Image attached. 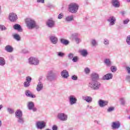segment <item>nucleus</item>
<instances>
[{
    "mask_svg": "<svg viewBox=\"0 0 130 130\" xmlns=\"http://www.w3.org/2000/svg\"><path fill=\"white\" fill-rule=\"evenodd\" d=\"M82 99L87 102L88 103H91L92 102L93 99L92 97L89 96H83Z\"/></svg>",
    "mask_w": 130,
    "mask_h": 130,
    "instance_id": "nucleus-23",
    "label": "nucleus"
},
{
    "mask_svg": "<svg viewBox=\"0 0 130 130\" xmlns=\"http://www.w3.org/2000/svg\"><path fill=\"white\" fill-rule=\"evenodd\" d=\"M9 19L10 22H16L18 20V16L15 13H11L9 15Z\"/></svg>",
    "mask_w": 130,
    "mask_h": 130,
    "instance_id": "nucleus-9",
    "label": "nucleus"
},
{
    "mask_svg": "<svg viewBox=\"0 0 130 130\" xmlns=\"http://www.w3.org/2000/svg\"><path fill=\"white\" fill-rule=\"evenodd\" d=\"M98 104L100 107H105V106H107V105H108V101L100 100L98 102Z\"/></svg>",
    "mask_w": 130,
    "mask_h": 130,
    "instance_id": "nucleus-16",
    "label": "nucleus"
},
{
    "mask_svg": "<svg viewBox=\"0 0 130 130\" xmlns=\"http://www.w3.org/2000/svg\"><path fill=\"white\" fill-rule=\"evenodd\" d=\"M80 53L84 57H86V56L88 55V51H87V50H82L80 51Z\"/></svg>",
    "mask_w": 130,
    "mask_h": 130,
    "instance_id": "nucleus-31",
    "label": "nucleus"
},
{
    "mask_svg": "<svg viewBox=\"0 0 130 130\" xmlns=\"http://www.w3.org/2000/svg\"><path fill=\"white\" fill-rule=\"evenodd\" d=\"M57 117L61 121H67L68 120V115L63 113H58Z\"/></svg>",
    "mask_w": 130,
    "mask_h": 130,
    "instance_id": "nucleus-7",
    "label": "nucleus"
},
{
    "mask_svg": "<svg viewBox=\"0 0 130 130\" xmlns=\"http://www.w3.org/2000/svg\"><path fill=\"white\" fill-rule=\"evenodd\" d=\"M120 101L122 105H124L125 104V101H124V98H121Z\"/></svg>",
    "mask_w": 130,
    "mask_h": 130,
    "instance_id": "nucleus-46",
    "label": "nucleus"
},
{
    "mask_svg": "<svg viewBox=\"0 0 130 130\" xmlns=\"http://www.w3.org/2000/svg\"><path fill=\"white\" fill-rule=\"evenodd\" d=\"M57 56H59V57H63V56L66 55V54L62 52H57Z\"/></svg>",
    "mask_w": 130,
    "mask_h": 130,
    "instance_id": "nucleus-33",
    "label": "nucleus"
},
{
    "mask_svg": "<svg viewBox=\"0 0 130 130\" xmlns=\"http://www.w3.org/2000/svg\"><path fill=\"white\" fill-rule=\"evenodd\" d=\"M126 42L128 45H130V35L127 36Z\"/></svg>",
    "mask_w": 130,
    "mask_h": 130,
    "instance_id": "nucleus-39",
    "label": "nucleus"
},
{
    "mask_svg": "<svg viewBox=\"0 0 130 130\" xmlns=\"http://www.w3.org/2000/svg\"><path fill=\"white\" fill-rule=\"evenodd\" d=\"M111 4L114 8H119L120 7V3L118 0H112Z\"/></svg>",
    "mask_w": 130,
    "mask_h": 130,
    "instance_id": "nucleus-18",
    "label": "nucleus"
},
{
    "mask_svg": "<svg viewBox=\"0 0 130 130\" xmlns=\"http://www.w3.org/2000/svg\"><path fill=\"white\" fill-rule=\"evenodd\" d=\"M107 112H112V111H114V107H109L107 109Z\"/></svg>",
    "mask_w": 130,
    "mask_h": 130,
    "instance_id": "nucleus-37",
    "label": "nucleus"
},
{
    "mask_svg": "<svg viewBox=\"0 0 130 130\" xmlns=\"http://www.w3.org/2000/svg\"><path fill=\"white\" fill-rule=\"evenodd\" d=\"M25 24L27 28L29 30H32V29H34V28L39 29V25L36 24V21H35L33 19L26 18L25 19Z\"/></svg>",
    "mask_w": 130,
    "mask_h": 130,
    "instance_id": "nucleus-1",
    "label": "nucleus"
},
{
    "mask_svg": "<svg viewBox=\"0 0 130 130\" xmlns=\"http://www.w3.org/2000/svg\"><path fill=\"white\" fill-rule=\"evenodd\" d=\"M91 44L92 46H96V45H97V42H96V40L95 39L92 40Z\"/></svg>",
    "mask_w": 130,
    "mask_h": 130,
    "instance_id": "nucleus-41",
    "label": "nucleus"
},
{
    "mask_svg": "<svg viewBox=\"0 0 130 130\" xmlns=\"http://www.w3.org/2000/svg\"><path fill=\"white\" fill-rule=\"evenodd\" d=\"M6 64V60L2 57H0V66L4 67Z\"/></svg>",
    "mask_w": 130,
    "mask_h": 130,
    "instance_id": "nucleus-32",
    "label": "nucleus"
},
{
    "mask_svg": "<svg viewBox=\"0 0 130 130\" xmlns=\"http://www.w3.org/2000/svg\"><path fill=\"white\" fill-rule=\"evenodd\" d=\"M69 59H73L74 57V54L70 53L68 55Z\"/></svg>",
    "mask_w": 130,
    "mask_h": 130,
    "instance_id": "nucleus-42",
    "label": "nucleus"
},
{
    "mask_svg": "<svg viewBox=\"0 0 130 130\" xmlns=\"http://www.w3.org/2000/svg\"><path fill=\"white\" fill-rule=\"evenodd\" d=\"M112 78H113V75L112 73H108L103 76V80L108 81V80H111Z\"/></svg>",
    "mask_w": 130,
    "mask_h": 130,
    "instance_id": "nucleus-20",
    "label": "nucleus"
},
{
    "mask_svg": "<svg viewBox=\"0 0 130 130\" xmlns=\"http://www.w3.org/2000/svg\"><path fill=\"white\" fill-rule=\"evenodd\" d=\"M101 84L98 81H90L88 84V87L92 90H99Z\"/></svg>",
    "mask_w": 130,
    "mask_h": 130,
    "instance_id": "nucleus-4",
    "label": "nucleus"
},
{
    "mask_svg": "<svg viewBox=\"0 0 130 130\" xmlns=\"http://www.w3.org/2000/svg\"><path fill=\"white\" fill-rule=\"evenodd\" d=\"M36 126L39 129H43L46 126V123L43 121H38L36 123Z\"/></svg>",
    "mask_w": 130,
    "mask_h": 130,
    "instance_id": "nucleus-14",
    "label": "nucleus"
},
{
    "mask_svg": "<svg viewBox=\"0 0 130 130\" xmlns=\"http://www.w3.org/2000/svg\"><path fill=\"white\" fill-rule=\"evenodd\" d=\"M28 63L34 66H38L39 64V60L37 58L30 57L28 58Z\"/></svg>",
    "mask_w": 130,
    "mask_h": 130,
    "instance_id": "nucleus-6",
    "label": "nucleus"
},
{
    "mask_svg": "<svg viewBox=\"0 0 130 130\" xmlns=\"http://www.w3.org/2000/svg\"><path fill=\"white\" fill-rule=\"evenodd\" d=\"M126 81H127V82H128V83H130V76L129 75H127L126 76Z\"/></svg>",
    "mask_w": 130,
    "mask_h": 130,
    "instance_id": "nucleus-49",
    "label": "nucleus"
},
{
    "mask_svg": "<svg viewBox=\"0 0 130 130\" xmlns=\"http://www.w3.org/2000/svg\"><path fill=\"white\" fill-rule=\"evenodd\" d=\"M110 70L112 73H115L116 71H117V68L115 66H111L110 68Z\"/></svg>",
    "mask_w": 130,
    "mask_h": 130,
    "instance_id": "nucleus-34",
    "label": "nucleus"
},
{
    "mask_svg": "<svg viewBox=\"0 0 130 130\" xmlns=\"http://www.w3.org/2000/svg\"><path fill=\"white\" fill-rule=\"evenodd\" d=\"M94 122H95V123H96L97 124H100V121L95 120Z\"/></svg>",
    "mask_w": 130,
    "mask_h": 130,
    "instance_id": "nucleus-54",
    "label": "nucleus"
},
{
    "mask_svg": "<svg viewBox=\"0 0 130 130\" xmlns=\"http://www.w3.org/2000/svg\"><path fill=\"white\" fill-rule=\"evenodd\" d=\"M103 43H104V44H105V45H109V41L107 39H105L104 40Z\"/></svg>",
    "mask_w": 130,
    "mask_h": 130,
    "instance_id": "nucleus-40",
    "label": "nucleus"
},
{
    "mask_svg": "<svg viewBox=\"0 0 130 130\" xmlns=\"http://www.w3.org/2000/svg\"><path fill=\"white\" fill-rule=\"evenodd\" d=\"M25 81L23 83V86L24 88H28L30 87V83L32 81V78L30 76H27L26 77Z\"/></svg>",
    "mask_w": 130,
    "mask_h": 130,
    "instance_id": "nucleus-13",
    "label": "nucleus"
},
{
    "mask_svg": "<svg viewBox=\"0 0 130 130\" xmlns=\"http://www.w3.org/2000/svg\"><path fill=\"white\" fill-rule=\"evenodd\" d=\"M74 40H75L76 43H77V44H79L80 43V42L81 41V39H80L79 38H76V39H74Z\"/></svg>",
    "mask_w": 130,
    "mask_h": 130,
    "instance_id": "nucleus-48",
    "label": "nucleus"
},
{
    "mask_svg": "<svg viewBox=\"0 0 130 130\" xmlns=\"http://www.w3.org/2000/svg\"><path fill=\"white\" fill-rule=\"evenodd\" d=\"M129 22V19L127 18V19L123 20V25H127V24H128Z\"/></svg>",
    "mask_w": 130,
    "mask_h": 130,
    "instance_id": "nucleus-36",
    "label": "nucleus"
},
{
    "mask_svg": "<svg viewBox=\"0 0 130 130\" xmlns=\"http://www.w3.org/2000/svg\"><path fill=\"white\" fill-rule=\"evenodd\" d=\"M61 76L64 79H68V77L70 76L69 72L67 70H64L61 72Z\"/></svg>",
    "mask_w": 130,
    "mask_h": 130,
    "instance_id": "nucleus-21",
    "label": "nucleus"
},
{
    "mask_svg": "<svg viewBox=\"0 0 130 130\" xmlns=\"http://www.w3.org/2000/svg\"><path fill=\"white\" fill-rule=\"evenodd\" d=\"M7 111L8 113H10V114H13V113H14V112H15L14 111V110H13L12 109H11L10 108H7Z\"/></svg>",
    "mask_w": 130,
    "mask_h": 130,
    "instance_id": "nucleus-38",
    "label": "nucleus"
},
{
    "mask_svg": "<svg viewBox=\"0 0 130 130\" xmlns=\"http://www.w3.org/2000/svg\"><path fill=\"white\" fill-rule=\"evenodd\" d=\"M13 38L16 40V41H21V37L18 34H15L13 35Z\"/></svg>",
    "mask_w": 130,
    "mask_h": 130,
    "instance_id": "nucleus-28",
    "label": "nucleus"
},
{
    "mask_svg": "<svg viewBox=\"0 0 130 130\" xmlns=\"http://www.w3.org/2000/svg\"><path fill=\"white\" fill-rule=\"evenodd\" d=\"M71 79L73 81H77V80H78V76H77V75H73L71 77Z\"/></svg>",
    "mask_w": 130,
    "mask_h": 130,
    "instance_id": "nucleus-47",
    "label": "nucleus"
},
{
    "mask_svg": "<svg viewBox=\"0 0 130 130\" xmlns=\"http://www.w3.org/2000/svg\"><path fill=\"white\" fill-rule=\"evenodd\" d=\"M0 30L1 31H5V30H7V28L4 25H0Z\"/></svg>",
    "mask_w": 130,
    "mask_h": 130,
    "instance_id": "nucleus-45",
    "label": "nucleus"
},
{
    "mask_svg": "<svg viewBox=\"0 0 130 130\" xmlns=\"http://www.w3.org/2000/svg\"><path fill=\"white\" fill-rule=\"evenodd\" d=\"M25 95H26V96H27V97H30V98H36V95L32 94L31 93V91H30V90H26L25 91Z\"/></svg>",
    "mask_w": 130,
    "mask_h": 130,
    "instance_id": "nucleus-25",
    "label": "nucleus"
},
{
    "mask_svg": "<svg viewBox=\"0 0 130 130\" xmlns=\"http://www.w3.org/2000/svg\"><path fill=\"white\" fill-rule=\"evenodd\" d=\"M0 126H2V121L0 120Z\"/></svg>",
    "mask_w": 130,
    "mask_h": 130,
    "instance_id": "nucleus-58",
    "label": "nucleus"
},
{
    "mask_svg": "<svg viewBox=\"0 0 130 130\" xmlns=\"http://www.w3.org/2000/svg\"><path fill=\"white\" fill-rule=\"evenodd\" d=\"M23 53H27L28 51H25V50H23Z\"/></svg>",
    "mask_w": 130,
    "mask_h": 130,
    "instance_id": "nucleus-55",
    "label": "nucleus"
},
{
    "mask_svg": "<svg viewBox=\"0 0 130 130\" xmlns=\"http://www.w3.org/2000/svg\"><path fill=\"white\" fill-rule=\"evenodd\" d=\"M47 79L49 82H52V81H54L55 80V74H54L53 71L50 70L48 72Z\"/></svg>",
    "mask_w": 130,
    "mask_h": 130,
    "instance_id": "nucleus-5",
    "label": "nucleus"
},
{
    "mask_svg": "<svg viewBox=\"0 0 130 130\" xmlns=\"http://www.w3.org/2000/svg\"><path fill=\"white\" fill-rule=\"evenodd\" d=\"M27 106L29 110H32L34 112L37 111V108L35 107V105L33 102H29L27 103Z\"/></svg>",
    "mask_w": 130,
    "mask_h": 130,
    "instance_id": "nucleus-8",
    "label": "nucleus"
},
{
    "mask_svg": "<svg viewBox=\"0 0 130 130\" xmlns=\"http://www.w3.org/2000/svg\"><path fill=\"white\" fill-rule=\"evenodd\" d=\"M99 80V75L96 73H93L91 75L90 82H97Z\"/></svg>",
    "mask_w": 130,
    "mask_h": 130,
    "instance_id": "nucleus-15",
    "label": "nucleus"
},
{
    "mask_svg": "<svg viewBox=\"0 0 130 130\" xmlns=\"http://www.w3.org/2000/svg\"><path fill=\"white\" fill-rule=\"evenodd\" d=\"M104 63L107 67H111V61H110V59H105L104 60Z\"/></svg>",
    "mask_w": 130,
    "mask_h": 130,
    "instance_id": "nucleus-30",
    "label": "nucleus"
},
{
    "mask_svg": "<svg viewBox=\"0 0 130 130\" xmlns=\"http://www.w3.org/2000/svg\"><path fill=\"white\" fill-rule=\"evenodd\" d=\"M2 13V7L0 6V15Z\"/></svg>",
    "mask_w": 130,
    "mask_h": 130,
    "instance_id": "nucleus-57",
    "label": "nucleus"
},
{
    "mask_svg": "<svg viewBox=\"0 0 130 130\" xmlns=\"http://www.w3.org/2000/svg\"><path fill=\"white\" fill-rule=\"evenodd\" d=\"M53 130H57V126L54 125L52 127Z\"/></svg>",
    "mask_w": 130,
    "mask_h": 130,
    "instance_id": "nucleus-52",
    "label": "nucleus"
},
{
    "mask_svg": "<svg viewBox=\"0 0 130 130\" xmlns=\"http://www.w3.org/2000/svg\"><path fill=\"white\" fill-rule=\"evenodd\" d=\"M4 107V106H3V105H0V110L1 109H2V108H3Z\"/></svg>",
    "mask_w": 130,
    "mask_h": 130,
    "instance_id": "nucleus-56",
    "label": "nucleus"
},
{
    "mask_svg": "<svg viewBox=\"0 0 130 130\" xmlns=\"http://www.w3.org/2000/svg\"><path fill=\"white\" fill-rule=\"evenodd\" d=\"M49 40L52 44H57V42H58V39L56 36L54 35H52L49 37Z\"/></svg>",
    "mask_w": 130,
    "mask_h": 130,
    "instance_id": "nucleus-11",
    "label": "nucleus"
},
{
    "mask_svg": "<svg viewBox=\"0 0 130 130\" xmlns=\"http://www.w3.org/2000/svg\"><path fill=\"white\" fill-rule=\"evenodd\" d=\"M111 126L113 129H117L120 127V122H113Z\"/></svg>",
    "mask_w": 130,
    "mask_h": 130,
    "instance_id": "nucleus-19",
    "label": "nucleus"
},
{
    "mask_svg": "<svg viewBox=\"0 0 130 130\" xmlns=\"http://www.w3.org/2000/svg\"><path fill=\"white\" fill-rule=\"evenodd\" d=\"M129 119H130V116L129 117Z\"/></svg>",
    "mask_w": 130,
    "mask_h": 130,
    "instance_id": "nucleus-61",
    "label": "nucleus"
},
{
    "mask_svg": "<svg viewBox=\"0 0 130 130\" xmlns=\"http://www.w3.org/2000/svg\"><path fill=\"white\" fill-rule=\"evenodd\" d=\"M37 3H41L42 4H44V0H37Z\"/></svg>",
    "mask_w": 130,
    "mask_h": 130,
    "instance_id": "nucleus-53",
    "label": "nucleus"
},
{
    "mask_svg": "<svg viewBox=\"0 0 130 130\" xmlns=\"http://www.w3.org/2000/svg\"><path fill=\"white\" fill-rule=\"evenodd\" d=\"M42 89H43V84H42V82L39 81L37 86L36 90L38 92H40Z\"/></svg>",
    "mask_w": 130,
    "mask_h": 130,
    "instance_id": "nucleus-24",
    "label": "nucleus"
},
{
    "mask_svg": "<svg viewBox=\"0 0 130 130\" xmlns=\"http://www.w3.org/2000/svg\"><path fill=\"white\" fill-rule=\"evenodd\" d=\"M79 4L76 3H71L68 6V11L72 14H76L79 10Z\"/></svg>",
    "mask_w": 130,
    "mask_h": 130,
    "instance_id": "nucleus-2",
    "label": "nucleus"
},
{
    "mask_svg": "<svg viewBox=\"0 0 130 130\" xmlns=\"http://www.w3.org/2000/svg\"><path fill=\"white\" fill-rule=\"evenodd\" d=\"M78 59H79V57L74 56V57H73L72 60H73V62H77V61H78Z\"/></svg>",
    "mask_w": 130,
    "mask_h": 130,
    "instance_id": "nucleus-43",
    "label": "nucleus"
},
{
    "mask_svg": "<svg viewBox=\"0 0 130 130\" xmlns=\"http://www.w3.org/2000/svg\"><path fill=\"white\" fill-rule=\"evenodd\" d=\"M107 22L109 23V26H113V25H115V22H116V18L113 16H110L107 19Z\"/></svg>",
    "mask_w": 130,
    "mask_h": 130,
    "instance_id": "nucleus-12",
    "label": "nucleus"
},
{
    "mask_svg": "<svg viewBox=\"0 0 130 130\" xmlns=\"http://www.w3.org/2000/svg\"><path fill=\"white\" fill-rule=\"evenodd\" d=\"M46 25L49 28H53L55 26V21L53 19L50 18L47 21Z\"/></svg>",
    "mask_w": 130,
    "mask_h": 130,
    "instance_id": "nucleus-10",
    "label": "nucleus"
},
{
    "mask_svg": "<svg viewBox=\"0 0 130 130\" xmlns=\"http://www.w3.org/2000/svg\"><path fill=\"white\" fill-rule=\"evenodd\" d=\"M90 108H92V107L90 106Z\"/></svg>",
    "mask_w": 130,
    "mask_h": 130,
    "instance_id": "nucleus-60",
    "label": "nucleus"
},
{
    "mask_svg": "<svg viewBox=\"0 0 130 130\" xmlns=\"http://www.w3.org/2000/svg\"><path fill=\"white\" fill-rule=\"evenodd\" d=\"M87 107H89V106H87Z\"/></svg>",
    "mask_w": 130,
    "mask_h": 130,
    "instance_id": "nucleus-62",
    "label": "nucleus"
},
{
    "mask_svg": "<svg viewBox=\"0 0 130 130\" xmlns=\"http://www.w3.org/2000/svg\"><path fill=\"white\" fill-rule=\"evenodd\" d=\"M79 36V34L78 33H74L72 34L71 37H72L73 39H76Z\"/></svg>",
    "mask_w": 130,
    "mask_h": 130,
    "instance_id": "nucleus-35",
    "label": "nucleus"
},
{
    "mask_svg": "<svg viewBox=\"0 0 130 130\" xmlns=\"http://www.w3.org/2000/svg\"><path fill=\"white\" fill-rule=\"evenodd\" d=\"M126 71H127L128 74H130V68L129 67H126Z\"/></svg>",
    "mask_w": 130,
    "mask_h": 130,
    "instance_id": "nucleus-51",
    "label": "nucleus"
},
{
    "mask_svg": "<svg viewBox=\"0 0 130 130\" xmlns=\"http://www.w3.org/2000/svg\"><path fill=\"white\" fill-rule=\"evenodd\" d=\"M5 49L7 52H13L14 48L11 45H7L5 47Z\"/></svg>",
    "mask_w": 130,
    "mask_h": 130,
    "instance_id": "nucleus-26",
    "label": "nucleus"
},
{
    "mask_svg": "<svg viewBox=\"0 0 130 130\" xmlns=\"http://www.w3.org/2000/svg\"><path fill=\"white\" fill-rule=\"evenodd\" d=\"M60 42L61 44H63V45H69V44H70V41L64 39H60Z\"/></svg>",
    "mask_w": 130,
    "mask_h": 130,
    "instance_id": "nucleus-27",
    "label": "nucleus"
},
{
    "mask_svg": "<svg viewBox=\"0 0 130 130\" xmlns=\"http://www.w3.org/2000/svg\"><path fill=\"white\" fill-rule=\"evenodd\" d=\"M69 102L70 103V105H74V104H76V103H77V98L74 95H70L69 96Z\"/></svg>",
    "mask_w": 130,
    "mask_h": 130,
    "instance_id": "nucleus-17",
    "label": "nucleus"
},
{
    "mask_svg": "<svg viewBox=\"0 0 130 130\" xmlns=\"http://www.w3.org/2000/svg\"><path fill=\"white\" fill-rule=\"evenodd\" d=\"M84 72L85 73V74H88L90 73V69H89V68H85L84 69Z\"/></svg>",
    "mask_w": 130,
    "mask_h": 130,
    "instance_id": "nucleus-44",
    "label": "nucleus"
},
{
    "mask_svg": "<svg viewBox=\"0 0 130 130\" xmlns=\"http://www.w3.org/2000/svg\"><path fill=\"white\" fill-rule=\"evenodd\" d=\"M126 1L127 2V3H129L130 2V0H126Z\"/></svg>",
    "mask_w": 130,
    "mask_h": 130,
    "instance_id": "nucleus-59",
    "label": "nucleus"
},
{
    "mask_svg": "<svg viewBox=\"0 0 130 130\" xmlns=\"http://www.w3.org/2000/svg\"><path fill=\"white\" fill-rule=\"evenodd\" d=\"M63 17V15L61 14H59L58 16V19H62Z\"/></svg>",
    "mask_w": 130,
    "mask_h": 130,
    "instance_id": "nucleus-50",
    "label": "nucleus"
},
{
    "mask_svg": "<svg viewBox=\"0 0 130 130\" xmlns=\"http://www.w3.org/2000/svg\"><path fill=\"white\" fill-rule=\"evenodd\" d=\"M13 28L14 30H17L18 32H23V28L20 24H15L13 25Z\"/></svg>",
    "mask_w": 130,
    "mask_h": 130,
    "instance_id": "nucleus-22",
    "label": "nucleus"
},
{
    "mask_svg": "<svg viewBox=\"0 0 130 130\" xmlns=\"http://www.w3.org/2000/svg\"><path fill=\"white\" fill-rule=\"evenodd\" d=\"M15 117L17 119V122L20 124H24L25 123V120L23 117V113L22 111L17 110L15 112Z\"/></svg>",
    "mask_w": 130,
    "mask_h": 130,
    "instance_id": "nucleus-3",
    "label": "nucleus"
},
{
    "mask_svg": "<svg viewBox=\"0 0 130 130\" xmlns=\"http://www.w3.org/2000/svg\"><path fill=\"white\" fill-rule=\"evenodd\" d=\"M65 20L67 22H72V21L74 20V16L70 15V16H67Z\"/></svg>",
    "mask_w": 130,
    "mask_h": 130,
    "instance_id": "nucleus-29",
    "label": "nucleus"
}]
</instances>
